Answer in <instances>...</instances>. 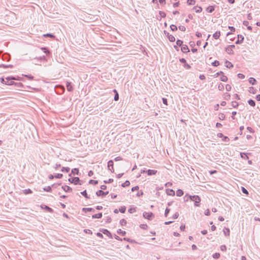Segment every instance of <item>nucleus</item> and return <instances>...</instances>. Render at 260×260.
<instances>
[{
	"mask_svg": "<svg viewBox=\"0 0 260 260\" xmlns=\"http://www.w3.org/2000/svg\"><path fill=\"white\" fill-rule=\"evenodd\" d=\"M248 104L251 106L254 107L255 106V102L254 100L250 99L247 101Z\"/></svg>",
	"mask_w": 260,
	"mask_h": 260,
	"instance_id": "nucleus-30",
	"label": "nucleus"
},
{
	"mask_svg": "<svg viewBox=\"0 0 260 260\" xmlns=\"http://www.w3.org/2000/svg\"><path fill=\"white\" fill-rule=\"evenodd\" d=\"M66 86L68 91L71 92L73 90V87L71 82L67 81Z\"/></svg>",
	"mask_w": 260,
	"mask_h": 260,
	"instance_id": "nucleus-14",
	"label": "nucleus"
},
{
	"mask_svg": "<svg viewBox=\"0 0 260 260\" xmlns=\"http://www.w3.org/2000/svg\"><path fill=\"white\" fill-rule=\"evenodd\" d=\"M43 36L44 38L50 37V38H53V39H54L55 38V36L53 34H50V33L44 34L43 35Z\"/></svg>",
	"mask_w": 260,
	"mask_h": 260,
	"instance_id": "nucleus-26",
	"label": "nucleus"
},
{
	"mask_svg": "<svg viewBox=\"0 0 260 260\" xmlns=\"http://www.w3.org/2000/svg\"><path fill=\"white\" fill-rule=\"evenodd\" d=\"M23 192L25 194H30L32 192V190L29 188L24 189Z\"/></svg>",
	"mask_w": 260,
	"mask_h": 260,
	"instance_id": "nucleus-32",
	"label": "nucleus"
},
{
	"mask_svg": "<svg viewBox=\"0 0 260 260\" xmlns=\"http://www.w3.org/2000/svg\"><path fill=\"white\" fill-rule=\"evenodd\" d=\"M223 233L225 236H229L230 233V229L229 228H224L223 229Z\"/></svg>",
	"mask_w": 260,
	"mask_h": 260,
	"instance_id": "nucleus-28",
	"label": "nucleus"
},
{
	"mask_svg": "<svg viewBox=\"0 0 260 260\" xmlns=\"http://www.w3.org/2000/svg\"><path fill=\"white\" fill-rule=\"evenodd\" d=\"M41 50H43V52L46 54V55H48L49 54H50V51L46 47H42L41 48Z\"/></svg>",
	"mask_w": 260,
	"mask_h": 260,
	"instance_id": "nucleus-37",
	"label": "nucleus"
},
{
	"mask_svg": "<svg viewBox=\"0 0 260 260\" xmlns=\"http://www.w3.org/2000/svg\"><path fill=\"white\" fill-rule=\"evenodd\" d=\"M130 185V182L128 180L125 181L124 183L121 184V186L123 187H127Z\"/></svg>",
	"mask_w": 260,
	"mask_h": 260,
	"instance_id": "nucleus-31",
	"label": "nucleus"
},
{
	"mask_svg": "<svg viewBox=\"0 0 260 260\" xmlns=\"http://www.w3.org/2000/svg\"><path fill=\"white\" fill-rule=\"evenodd\" d=\"M0 80H1V82L2 83L6 84V83H8V82H10L11 81V80H19V81L21 80V78H20V77L16 78L14 76H10V77H7L6 78V80L7 81H5L3 78H1Z\"/></svg>",
	"mask_w": 260,
	"mask_h": 260,
	"instance_id": "nucleus-2",
	"label": "nucleus"
},
{
	"mask_svg": "<svg viewBox=\"0 0 260 260\" xmlns=\"http://www.w3.org/2000/svg\"><path fill=\"white\" fill-rule=\"evenodd\" d=\"M184 192L182 189H178L176 191V196L178 197H181L183 195Z\"/></svg>",
	"mask_w": 260,
	"mask_h": 260,
	"instance_id": "nucleus-23",
	"label": "nucleus"
},
{
	"mask_svg": "<svg viewBox=\"0 0 260 260\" xmlns=\"http://www.w3.org/2000/svg\"><path fill=\"white\" fill-rule=\"evenodd\" d=\"M43 190L47 192H51L52 190L51 187L50 186H48L43 188Z\"/></svg>",
	"mask_w": 260,
	"mask_h": 260,
	"instance_id": "nucleus-40",
	"label": "nucleus"
},
{
	"mask_svg": "<svg viewBox=\"0 0 260 260\" xmlns=\"http://www.w3.org/2000/svg\"><path fill=\"white\" fill-rule=\"evenodd\" d=\"M249 91L252 94H255L256 92V89H255L253 87H249Z\"/></svg>",
	"mask_w": 260,
	"mask_h": 260,
	"instance_id": "nucleus-36",
	"label": "nucleus"
},
{
	"mask_svg": "<svg viewBox=\"0 0 260 260\" xmlns=\"http://www.w3.org/2000/svg\"><path fill=\"white\" fill-rule=\"evenodd\" d=\"M170 28L173 31H176L177 30V27L174 24H171L170 25Z\"/></svg>",
	"mask_w": 260,
	"mask_h": 260,
	"instance_id": "nucleus-43",
	"label": "nucleus"
},
{
	"mask_svg": "<svg viewBox=\"0 0 260 260\" xmlns=\"http://www.w3.org/2000/svg\"><path fill=\"white\" fill-rule=\"evenodd\" d=\"M189 199L194 202V206L196 207H199L200 205L201 198L199 196H189Z\"/></svg>",
	"mask_w": 260,
	"mask_h": 260,
	"instance_id": "nucleus-1",
	"label": "nucleus"
},
{
	"mask_svg": "<svg viewBox=\"0 0 260 260\" xmlns=\"http://www.w3.org/2000/svg\"><path fill=\"white\" fill-rule=\"evenodd\" d=\"M220 256V254L218 252H216V253H214L212 255L213 257L215 259L219 258Z\"/></svg>",
	"mask_w": 260,
	"mask_h": 260,
	"instance_id": "nucleus-47",
	"label": "nucleus"
},
{
	"mask_svg": "<svg viewBox=\"0 0 260 260\" xmlns=\"http://www.w3.org/2000/svg\"><path fill=\"white\" fill-rule=\"evenodd\" d=\"M117 233L118 234L121 235L122 236H124L126 234V232L124 231H122L121 229L118 230Z\"/></svg>",
	"mask_w": 260,
	"mask_h": 260,
	"instance_id": "nucleus-38",
	"label": "nucleus"
},
{
	"mask_svg": "<svg viewBox=\"0 0 260 260\" xmlns=\"http://www.w3.org/2000/svg\"><path fill=\"white\" fill-rule=\"evenodd\" d=\"M69 181L71 183H73L75 185L80 184L81 185V183H80L81 180H80L79 177H72L68 179Z\"/></svg>",
	"mask_w": 260,
	"mask_h": 260,
	"instance_id": "nucleus-3",
	"label": "nucleus"
},
{
	"mask_svg": "<svg viewBox=\"0 0 260 260\" xmlns=\"http://www.w3.org/2000/svg\"><path fill=\"white\" fill-rule=\"evenodd\" d=\"M140 227L142 229L146 230L148 228V225L146 224H141Z\"/></svg>",
	"mask_w": 260,
	"mask_h": 260,
	"instance_id": "nucleus-54",
	"label": "nucleus"
},
{
	"mask_svg": "<svg viewBox=\"0 0 260 260\" xmlns=\"http://www.w3.org/2000/svg\"><path fill=\"white\" fill-rule=\"evenodd\" d=\"M6 85H15V86H16L17 87L21 88L24 87V85H23V84L22 83L15 82L12 80H11V81L10 82H8V83H6Z\"/></svg>",
	"mask_w": 260,
	"mask_h": 260,
	"instance_id": "nucleus-5",
	"label": "nucleus"
},
{
	"mask_svg": "<svg viewBox=\"0 0 260 260\" xmlns=\"http://www.w3.org/2000/svg\"><path fill=\"white\" fill-rule=\"evenodd\" d=\"M70 170V168L69 167H62L61 170V171L62 172L68 173L69 172Z\"/></svg>",
	"mask_w": 260,
	"mask_h": 260,
	"instance_id": "nucleus-34",
	"label": "nucleus"
},
{
	"mask_svg": "<svg viewBox=\"0 0 260 260\" xmlns=\"http://www.w3.org/2000/svg\"><path fill=\"white\" fill-rule=\"evenodd\" d=\"M183 41L181 40H179V39H178L177 41H176V44L177 45V46H182L183 45Z\"/></svg>",
	"mask_w": 260,
	"mask_h": 260,
	"instance_id": "nucleus-44",
	"label": "nucleus"
},
{
	"mask_svg": "<svg viewBox=\"0 0 260 260\" xmlns=\"http://www.w3.org/2000/svg\"><path fill=\"white\" fill-rule=\"evenodd\" d=\"M83 196H84L86 199H89V197L87 193V191L86 190L81 192L80 193Z\"/></svg>",
	"mask_w": 260,
	"mask_h": 260,
	"instance_id": "nucleus-33",
	"label": "nucleus"
},
{
	"mask_svg": "<svg viewBox=\"0 0 260 260\" xmlns=\"http://www.w3.org/2000/svg\"><path fill=\"white\" fill-rule=\"evenodd\" d=\"M88 183L90 184L96 185L98 183V180H90L89 181Z\"/></svg>",
	"mask_w": 260,
	"mask_h": 260,
	"instance_id": "nucleus-41",
	"label": "nucleus"
},
{
	"mask_svg": "<svg viewBox=\"0 0 260 260\" xmlns=\"http://www.w3.org/2000/svg\"><path fill=\"white\" fill-rule=\"evenodd\" d=\"M181 50L183 53H187L189 51V49L186 45H183L181 46Z\"/></svg>",
	"mask_w": 260,
	"mask_h": 260,
	"instance_id": "nucleus-16",
	"label": "nucleus"
},
{
	"mask_svg": "<svg viewBox=\"0 0 260 260\" xmlns=\"http://www.w3.org/2000/svg\"><path fill=\"white\" fill-rule=\"evenodd\" d=\"M164 34L167 37L168 39L171 42H174L175 41V38L172 35H170L166 30L164 31Z\"/></svg>",
	"mask_w": 260,
	"mask_h": 260,
	"instance_id": "nucleus-7",
	"label": "nucleus"
},
{
	"mask_svg": "<svg viewBox=\"0 0 260 260\" xmlns=\"http://www.w3.org/2000/svg\"><path fill=\"white\" fill-rule=\"evenodd\" d=\"M193 10H194L197 13H201L202 11V8L201 7L195 6L193 8Z\"/></svg>",
	"mask_w": 260,
	"mask_h": 260,
	"instance_id": "nucleus-22",
	"label": "nucleus"
},
{
	"mask_svg": "<svg viewBox=\"0 0 260 260\" xmlns=\"http://www.w3.org/2000/svg\"><path fill=\"white\" fill-rule=\"evenodd\" d=\"M114 162L112 160H110L108 162V168L109 170L111 171L112 173H114V170L113 168Z\"/></svg>",
	"mask_w": 260,
	"mask_h": 260,
	"instance_id": "nucleus-9",
	"label": "nucleus"
},
{
	"mask_svg": "<svg viewBox=\"0 0 260 260\" xmlns=\"http://www.w3.org/2000/svg\"><path fill=\"white\" fill-rule=\"evenodd\" d=\"M166 193L168 196H175V191L172 189H167L166 190Z\"/></svg>",
	"mask_w": 260,
	"mask_h": 260,
	"instance_id": "nucleus-18",
	"label": "nucleus"
},
{
	"mask_svg": "<svg viewBox=\"0 0 260 260\" xmlns=\"http://www.w3.org/2000/svg\"><path fill=\"white\" fill-rule=\"evenodd\" d=\"M113 181V179L112 178L109 179L108 180H104V182L105 184L111 183Z\"/></svg>",
	"mask_w": 260,
	"mask_h": 260,
	"instance_id": "nucleus-57",
	"label": "nucleus"
},
{
	"mask_svg": "<svg viewBox=\"0 0 260 260\" xmlns=\"http://www.w3.org/2000/svg\"><path fill=\"white\" fill-rule=\"evenodd\" d=\"M211 64L214 67H217L219 65L220 63L218 60H215Z\"/></svg>",
	"mask_w": 260,
	"mask_h": 260,
	"instance_id": "nucleus-49",
	"label": "nucleus"
},
{
	"mask_svg": "<svg viewBox=\"0 0 260 260\" xmlns=\"http://www.w3.org/2000/svg\"><path fill=\"white\" fill-rule=\"evenodd\" d=\"M13 68V66L11 65V64H9V65H5V64H0V68Z\"/></svg>",
	"mask_w": 260,
	"mask_h": 260,
	"instance_id": "nucleus-46",
	"label": "nucleus"
},
{
	"mask_svg": "<svg viewBox=\"0 0 260 260\" xmlns=\"http://www.w3.org/2000/svg\"><path fill=\"white\" fill-rule=\"evenodd\" d=\"M220 80L223 82H226L228 81V77L222 74L220 77Z\"/></svg>",
	"mask_w": 260,
	"mask_h": 260,
	"instance_id": "nucleus-35",
	"label": "nucleus"
},
{
	"mask_svg": "<svg viewBox=\"0 0 260 260\" xmlns=\"http://www.w3.org/2000/svg\"><path fill=\"white\" fill-rule=\"evenodd\" d=\"M218 88L220 91L223 90L224 89V85L222 84V83H220L218 85Z\"/></svg>",
	"mask_w": 260,
	"mask_h": 260,
	"instance_id": "nucleus-52",
	"label": "nucleus"
},
{
	"mask_svg": "<svg viewBox=\"0 0 260 260\" xmlns=\"http://www.w3.org/2000/svg\"><path fill=\"white\" fill-rule=\"evenodd\" d=\"M102 216H103L102 213V212H100V213H99L98 214H93L92 216V218H98V219H99V218H101L102 217Z\"/></svg>",
	"mask_w": 260,
	"mask_h": 260,
	"instance_id": "nucleus-21",
	"label": "nucleus"
},
{
	"mask_svg": "<svg viewBox=\"0 0 260 260\" xmlns=\"http://www.w3.org/2000/svg\"><path fill=\"white\" fill-rule=\"evenodd\" d=\"M238 105H239L238 103L236 101H233L232 102V106L233 108H236L238 107Z\"/></svg>",
	"mask_w": 260,
	"mask_h": 260,
	"instance_id": "nucleus-45",
	"label": "nucleus"
},
{
	"mask_svg": "<svg viewBox=\"0 0 260 260\" xmlns=\"http://www.w3.org/2000/svg\"><path fill=\"white\" fill-rule=\"evenodd\" d=\"M41 208L43 209H44L45 210H46L47 211H48V212L49 213H53V210L49 207V206H47V205H41Z\"/></svg>",
	"mask_w": 260,
	"mask_h": 260,
	"instance_id": "nucleus-12",
	"label": "nucleus"
},
{
	"mask_svg": "<svg viewBox=\"0 0 260 260\" xmlns=\"http://www.w3.org/2000/svg\"><path fill=\"white\" fill-rule=\"evenodd\" d=\"M170 211V209L169 208H166L165 211V217H167L168 215V214L169 213Z\"/></svg>",
	"mask_w": 260,
	"mask_h": 260,
	"instance_id": "nucleus-51",
	"label": "nucleus"
},
{
	"mask_svg": "<svg viewBox=\"0 0 260 260\" xmlns=\"http://www.w3.org/2000/svg\"><path fill=\"white\" fill-rule=\"evenodd\" d=\"M237 76L239 79H243L245 78V75L241 73L238 74Z\"/></svg>",
	"mask_w": 260,
	"mask_h": 260,
	"instance_id": "nucleus-59",
	"label": "nucleus"
},
{
	"mask_svg": "<svg viewBox=\"0 0 260 260\" xmlns=\"http://www.w3.org/2000/svg\"><path fill=\"white\" fill-rule=\"evenodd\" d=\"M235 48V46L234 45H229L226 48H225V51L229 54H233L234 51H233V49Z\"/></svg>",
	"mask_w": 260,
	"mask_h": 260,
	"instance_id": "nucleus-6",
	"label": "nucleus"
},
{
	"mask_svg": "<svg viewBox=\"0 0 260 260\" xmlns=\"http://www.w3.org/2000/svg\"><path fill=\"white\" fill-rule=\"evenodd\" d=\"M119 211L122 213H125V211H126V207L125 206H121L119 209Z\"/></svg>",
	"mask_w": 260,
	"mask_h": 260,
	"instance_id": "nucleus-42",
	"label": "nucleus"
},
{
	"mask_svg": "<svg viewBox=\"0 0 260 260\" xmlns=\"http://www.w3.org/2000/svg\"><path fill=\"white\" fill-rule=\"evenodd\" d=\"M83 212H95L94 209L92 208H83L82 209Z\"/></svg>",
	"mask_w": 260,
	"mask_h": 260,
	"instance_id": "nucleus-19",
	"label": "nucleus"
},
{
	"mask_svg": "<svg viewBox=\"0 0 260 260\" xmlns=\"http://www.w3.org/2000/svg\"><path fill=\"white\" fill-rule=\"evenodd\" d=\"M100 232H102L105 235L108 236L110 238H112V235L111 233L107 229H102L100 230Z\"/></svg>",
	"mask_w": 260,
	"mask_h": 260,
	"instance_id": "nucleus-10",
	"label": "nucleus"
},
{
	"mask_svg": "<svg viewBox=\"0 0 260 260\" xmlns=\"http://www.w3.org/2000/svg\"><path fill=\"white\" fill-rule=\"evenodd\" d=\"M143 216L145 218L149 220H152V218L154 217V215L153 213L147 212H144L143 213Z\"/></svg>",
	"mask_w": 260,
	"mask_h": 260,
	"instance_id": "nucleus-4",
	"label": "nucleus"
},
{
	"mask_svg": "<svg viewBox=\"0 0 260 260\" xmlns=\"http://www.w3.org/2000/svg\"><path fill=\"white\" fill-rule=\"evenodd\" d=\"M230 97H231V95H230V94L229 93H225L224 94V99L225 100H229V99H230Z\"/></svg>",
	"mask_w": 260,
	"mask_h": 260,
	"instance_id": "nucleus-55",
	"label": "nucleus"
},
{
	"mask_svg": "<svg viewBox=\"0 0 260 260\" xmlns=\"http://www.w3.org/2000/svg\"><path fill=\"white\" fill-rule=\"evenodd\" d=\"M244 40V37L243 36L241 35H238V40L236 41L235 43L236 44H241L243 42Z\"/></svg>",
	"mask_w": 260,
	"mask_h": 260,
	"instance_id": "nucleus-11",
	"label": "nucleus"
},
{
	"mask_svg": "<svg viewBox=\"0 0 260 260\" xmlns=\"http://www.w3.org/2000/svg\"><path fill=\"white\" fill-rule=\"evenodd\" d=\"M249 82L252 85H255L256 83V80L252 77H250L249 79Z\"/></svg>",
	"mask_w": 260,
	"mask_h": 260,
	"instance_id": "nucleus-27",
	"label": "nucleus"
},
{
	"mask_svg": "<svg viewBox=\"0 0 260 260\" xmlns=\"http://www.w3.org/2000/svg\"><path fill=\"white\" fill-rule=\"evenodd\" d=\"M225 63L226 64V67L229 69H231L233 67V64L229 61L226 60Z\"/></svg>",
	"mask_w": 260,
	"mask_h": 260,
	"instance_id": "nucleus-29",
	"label": "nucleus"
},
{
	"mask_svg": "<svg viewBox=\"0 0 260 260\" xmlns=\"http://www.w3.org/2000/svg\"><path fill=\"white\" fill-rule=\"evenodd\" d=\"M220 36V32L219 31H216L213 35V37L215 39H218L219 37Z\"/></svg>",
	"mask_w": 260,
	"mask_h": 260,
	"instance_id": "nucleus-25",
	"label": "nucleus"
},
{
	"mask_svg": "<svg viewBox=\"0 0 260 260\" xmlns=\"http://www.w3.org/2000/svg\"><path fill=\"white\" fill-rule=\"evenodd\" d=\"M196 3L195 0H187V4L188 5H194Z\"/></svg>",
	"mask_w": 260,
	"mask_h": 260,
	"instance_id": "nucleus-39",
	"label": "nucleus"
},
{
	"mask_svg": "<svg viewBox=\"0 0 260 260\" xmlns=\"http://www.w3.org/2000/svg\"><path fill=\"white\" fill-rule=\"evenodd\" d=\"M241 157L244 159H248L249 157L247 155V153L245 152L240 153Z\"/></svg>",
	"mask_w": 260,
	"mask_h": 260,
	"instance_id": "nucleus-24",
	"label": "nucleus"
},
{
	"mask_svg": "<svg viewBox=\"0 0 260 260\" xmlns=\"http://www.w3.org/2000/svg\"><path fill=\"white\" fill-rule=\"evenodd\" d=\"M225 116L223 113H220L219 114V119L221 120H223L225 119Z\"/></svg>",
	"mask_w": 260,
	"mask_h": 260,
	"instance_id": "nucleus-48",
	"label": "nucleus"
},
{
	"mask_svg": "<svg viewBox=\"0 0 260 260\" xmlns=\"http://www.w3.org/2000/svg\"><path fill=\"white\" fill-rule=\"evenodd\" d=\"M159 14L161 18H164L166 16L165 12L160 11Z\"/></svg>",
	"mask_w": 260,
	"mask_h": 260,
	"instance_id": "nucleus-53",
	"label": "nucleus"
},
{
	"mask_svg": "<svg viewBox=\"0 0 260 260\" xmlns=\"http://www.w3.org/2000/svg\"><path fill=\"white\" fill-rule=\"evenodd\" d=\"M220 250L222 251H225L226 250V247L225 245H222L220 246Z\"/></svg>",
	"mask_w": 260,
	"mask_h": 260,
	"instance_id": "nucleus-64",
	"label": "nucleus"
},
{
	"mask_svg": "<svg viewBox=\"0 0 260 260\" xmlns=\"http://www.w3.org/2000/svg\"><path fill=\"white\" fill-rule=\"evenodd\" d=\"M179 29L182 31H185L186 30V28L184 26L180 25L178 27Z\"/></svg>",
	"mask_w": 260,
	"mask_h": 260,
	"instance_id": "nucleus-58",
	"label": "nucleus"
},
{
	"mask_svg": "<svg viewBox=\"0 0 260 260\" xmlns=\"http://www.w3.org/2000/svg\"><path fill=\"white\" fill-rule=\"evenodd\" d=\"M61 188L65 192H71L72 191V188L68 185L62 186Z\"/></svg>",
	"mask_w": 260,
	"mask_h": 260,
	"instance_id": "nucleus-17",
	"label": "nucleus"
},
{
	"mask_svg": "<svg viewBox=\"0 0 260 260\" xmlns=\"http://www.w3.org/2000/svg\"><path fill=\"white\" fill-rule=\"evenodd\" d=\"M146 173L148 176H152L156 174L157 170L149 169L146 170Z\"/></svg>",
	"mask_w": 260,
	"mask_h": 260,
	"instance_id": "nucleus-15",
	"label": "nucleus"
},
{
	"mask_svg": "<svg viewBox=\"0 0 260 260\" xmlns=\"http://www.w3.org/2000/svg\"><path fill=\"white\" fill-rule=\"evenodd\" d=\"M114 100L115 101H118V100H119V94H118V92H116V93L115 94L114 97Z\"/></svg>",
	"mask_w": 260,
	"mask_h": 260,
	"instance_id": "nucleus-63",
	"label": "nucleus"
},
{
	"mask_svg": "<svg viewBox=\"0 0 260 260\" xmlns=\"http://www.w3.org/2000/svg\"><path fill=\"white\" fill-rule=\"evenodd\" d=\"M128 211L129 213H133L136 211V208H131L128 210Z\"/></svg>",
	"mask_w": 260,
	"mask_h": 260,
	"instance_id": "nucleus-62",
	"label": "nucleus"
},
{
	"mask_svg": "<svg viewBox=\"0 0 260 260\" xmlns=\"http://www.w3.org/2000/svg\"><path fill=\"white\" fill-rule=\"evenodd\" d=\"M225 89L226 90L228 91H230L231 90V89H232V87L229 84H226V86H225Z\"/></svg>",
	"mask_w": 260,
	"mask_h": 260,
	"instance_id": "nucleus-61",
	"label": "nucleus"
},
{
	"mask_svg": "<svg viewBox=\"0 0 260 260\" xmlns=\"http://www.w3.org/2000/svg\"><path fill=\"white\" fill-rule=\"evenodd\" d=\"M80 175L79 169L78 168H74L72 170L71 173L69 175V176H71L72 175Z\"/></svg>",
	"mask_w": 260,
	"mask_h": 260,
	"instance_id": "nucleus-13",
	"label": "nucleus"
},
{
	"mask_svg": "<svg viewBox=\"0 0 260 260\" xmlns=\"http://www.w3.org/2000/svg\"><path fill=\"white\" fill-rule=\"evenodd\" d=\"M63 175L62 174H56L54 176V178H57V179H60L62 177Z\"/></svg>",
	"mask_w": 260,
	"mask_h": 260,
	"instance_id": "nucleus-56",
	"label": "nucleus"
},
{
	"mask_svg": "<svg viewBox=\"0 0 260 260\" xmlns=\"http://www.w3.org/2000/svg\"><path fill=\"white\" fill-rule=\"evenodd\" d=\"M215 6H210L207 8L206 11L207 12L211 13L215 10Z\"/></svg>",
	"mask_w": 260,
	"mask_h": 260,
	"instance_id": "nucleus-20",
	"label": "nucleus"
},
{
	"mask_svg": "<svg viewBox=\"0 0 260 260\" xmlns=\"http://www.w3.org/2000/svg\"><path fill=\"white\" fill-rule=\"evenodd\" d=\"M120 223L122 226L125 225L126 224V221L124 219H122L120 220Z\"/></svg>",
	"mask_w": 260,
	"mask_h": 260,
	"instance_id": "nucleus-50",
	"label": "nucleus"
},
{
	"mask_svg": "<svg viewBox=\"0 0 260 260\" xmlns=\"http://www.w3.org/2000/svg\"><path fill=\"white\" fill-rule=\"evenodd\" d=\"M241 190H242V192L243 193L246 194H248V191L244 187H242V189Z\"/></svg>",
	"mask_w": 260,
	"mask_h": 260,
	"instance_id": "nucleus-60",
	"label": "nucleus"
},
{
	"mask_svg": "<svg viewBox=\"0 0 260 260\" xmlns=\"http://www.w3.org/2000/svg\"><path fill=\"white\" fill-rule=\"evenodd\" d=\"M109 193V191H104L103 190H98L95 194L96 195L98 196V197H104L105 196H106V195H107Z\"/></svg>",
	"mask_w": 260,
	"mask_h": 260,
	"instance_id": "nucleus-8",
	"label": "nucleus"
}]
</instances>
